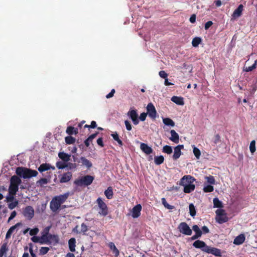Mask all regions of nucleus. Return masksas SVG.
Returning a JSON list of instances; mask_svg holds the SVG:
<instances>
[{
  "label": "nucleus",
  "instance_id": "nucleus-26",
  "mask_svg": "<svg viewBox=\"0 0 257 257\" xmlns=\"http://www.w3.org/2000/svg\"><path fill=\"white\" fill-rule=\"evenodd\" d=\"M104 194L108 199H111L113 198V192L112 188L110 186L108 187L104 191Z\"/></svg>",
  "mask_w": 257,
  "mask_h": 257
},
{
  "label": "nucleus",
  "instance_id": "nucleus-33",
  "mask_svg": "<svg viewBox=\"0 0 257 257\" xmlns=\"http://www.w3.org/2000/svg\"><path fill=\"white\" fill-rule=\"evenodd\" d=\"M113 139L117 142L119 145L122 146L123 143L122 141L119 139L118 135L116 132L114 133L111 135Z\"/></svg>",
  "mask_w": 257,
  "mask_h": 257
},
{
  "label": "nucleus",
  "instance_id": "nucleus-20",
  "mask_svg": "<svg viewBox=\"0 0 257 257\" xmlns=\"http://www.w3.org/2000/svg\"><path fill=\"white\" fill-rule=\"evenodd\" d=\"M21 225V223L19 222V223H16L15 225L9 228V229L8 230V231L6 233V238L7 239L10 238L11 236V235L14 232L15 230L17 228V227L20 226Z\"/></svg>",
  "mask_w": 257,
  "mask_h": 257
},
{
  "label": "nucleus",
  "instance_id": "nucleus-18",
  "mask_svg": "<svg viewBox=\"0 0 257 257\" xmlns=\"http://www.w3.org/2000/svg\"><path fill=\"white\" fill-rule=\"evenodd\" d=\"M50 169L55 170V168L54 167L51 166L49 164L44 163L41 164L38 168V170L40 172L42 173L44 171H48Z\"/></svg>",
  "mask_w": 257,
  "mask_h": 257
},
{
  "label": "nucleus",
  "instance_id": "nucleus-25",
  "mask_svg": "<svg viewBox=\"0 0 257 257\" xmlns=\"http://www.w3.org/2000/svg\"><path fill=\"white\" fill-rule=\"evenodd\" d=\"M21 182L22 181L21 179L16 175L13 176L10 180V183L17 185L18 186H19V185L21 183Z\"/></svg>",
  "mask_w": 257,
  "mask_h": 257
},
{
  "label": "nucleus",
  "instance_id": "nucleus-13",
  "mask_svg": "<svg viewBox=\"0 0 257 257\" xmlns=\"http://www.w3.org/2000/svg\"><path fill=\"white\" fill-rule=\"evenodd\" d=\"M205 252L211 253L216 256H221V251L219 249L215 247H210L209 246H207V249L205 250Z\"/></svg>",
  "mask_w": 257,
  "mask_h": 257
},
{
  "label": "nucleus",
  "instance_id": "nucleus-17",
  "mask_svg": "<svg viewBox=\"0 0 257 257\" xmlns=\"http://www.w3.org/2000/svg\"><path fill=\"white\" fill-rule=\"evenodd\" d=\"M141 150L147 155H149L153 153V149L145 143H141L140 145Z\"/></svg>",
  "mask_w": 257,
  "mask_h": 257
},
{
  "label": "nucleus",
  "instance_id": "nucleus-36",
  "mask_svg": "<svg viewBox=\"0 0 257 257\" xmlns=\"http://www.w3.org/2000/svg\"><path fill=\"white\" fill-rule=\"evenodd\" d=\"M8 250L7 244L4 243L0 248V257H3Z\"/></svg>",
  "mask_w": 257,
  "mask_h": 257
},
{
  "label": "nucleus",
  "instance_id": "nucleus-63",
  "mask_svg": "<svg viewBox=\"0 0 257 257\" xmlns=\"http://www.w3.org/2000/svg\"><path fill=\"white\" fill-rule=\"evenodd\" d=\"M202 233L206 234L209 232V229L206 226H203L201 228Z\"/></svg>",
  "mask_w": 257,
  "mask_h": 257
},
{
  "label": "nucleus",
  "instance_id": "nucleus-51",
  "mask_svg": "<svg viewBox=\"0 0 257 257\" xmlns=\"http://www.w3.org/2000/svg\"><path fill=\"white\" fill-rule=\"evenodd\" d=\"M68 166L66 165L65 163H63L62 162H57L56 163V167L59 169H63L65 168H66V167H67Z\"/></svg>",
  "mask_w": 257,
  "mask_h": 257
},
{
  "label": "nucleus",
  "instance_id": "nucleus-57",
  "mask_svg": "<svg viewBox=\"0 0 257 257\" xmlns=\"http://www.w3.org/2000/svg\"><path fill=\"white\" fill-rule=\"evenodd\" d=\"M124 124H125V125L126 127V129L127 131H131L132 130V125L128 120H125Z\"/></svg>",
  "mask_w": 257,
  "mask_h": 257
},
{
  "label": "nucleus",
  "instance_id": "nucleus-44",
  "mask_svg": "<svg viewBox=\"0 0 257 257\" xmlns=\"http://www.w3.org/2000/svg\"><path fill=\"white\" fill-rule=\"evenodd\" d=\"M213 201L214 207H222V202L217 198H214Z\"/></svg>",
  "mask_w": 257,
  "mask_h": 257
},
{
  "label": "nucleus",
  "instance_id": "nucleus-52",
  "mask_svg": "<svg viewBox=\"0 0 257 257\" xmlns=\"http://www.w3.org/2000/svg\"><path fill=\"white\" fill-rule=\"evenodd\" d=\"M88 228L87 226L85 223H82L81 225V230L80 231V233H85L87 231H88Z\"/></svg>",
  "mask_w": 257,
  "mask_h": 257
},
{
  "label": "nucleus",
  "instance_id": "nucleus-38",
  "mask_svg": "<svg viewBox=\"0 0 257 257\" xmlns=\"http://www.w3.org/2000/svg\"><path fill=\"white\" fill-rule=\"evenodd\" d=\"M65 141L67 144L71 145L75 142L76 139L72 136H67L65 137Z\"/></svg>",
  "mask_w": 257,
  "mask_h": 257
},
{
  "label": "nucleus",
  "instance_id": "nucleus-4",
  "mask_svg": "<svg viewBox=\"0 0 257 257\" xmlns=\"http://www.w3.org/2000/svg\"><path fill=\"white\" fill-rule=\"evenodd\" d=\"M94 177L90 175H86L76 179L74 183L77 186H88L93 182Z\"/></svg>",
  "mask_w": 257,
  "mask_h": 257
},
{
  "label": "nucleus",
  "instance_id": "nucleus-31",
  "mask_svg": "<svg viewBox=\"0 0 257 257\" xmlns=\"http://www.w3.org/2000/svg\"><path fill=\"white\" fill-rule=\"evenodd\" d=\"M164 161V158L163 156H156L154 158V162L156 165H160L163 163Z\"/></svg>",
  "mask_w": 257,
  "mask_h": 257
},
{
  "label": "nucleus",
  "instance_id": "nucleus-2",
  "mask_svg": "<svg viewBox=\"0 0 257 257\" xmlns=\"http://www.w3.org/2000/svg\"><path fill=\"white\" fill-rule=\"evenodd\" d=\"M194 179L190 175L183 176L180 180V185L184 186V192L189 193L194 191L195 188V185L192 184Z\"/></svg>",
  "mask_w": 257,
  "mask_h": 257
},
{
  "label": "nucleus",
  "instance_id": "nucleus-11",
  "mask_svg": "<svg viewBox=\"0 0 257 257\" xmlns=\"http://www.w3.org/2000/svg\"><path fill=\"white\" fill-rule=\"evenodd\" d=\"M193 246L196 248H200L203 252L207 249L208 245L206 243L200 240H197L193 243Z\"/></svg>",
  "mask_w": 257,
  "mask_h": 257
},
{
  "label": "nucleus",
  "instance_id": "nucleus-10",
  "mask_svg": "<svg viewBox=\"0 0 257 257\" xmlns=\"http://www.w3.org/2000/svg\"><path fill=\"white\" fill-rule=\"evenodd\" d=\"M128 116L131 118L133 123L135 125H137L139 122L138 114L137 112V110L135 109L130 110L127 112Z\"/></svg>",
  "mask_w": 257,
  "mask_h": 257
},
{
  "label": "nucleus",
  "instance_id": "nucleus-59",
  "mask_svg": "<svg viewBox=\"0 0 257 257\" xmlns=\"http://www.w3.org/2000/svg\"><path fill=\"white\" fill-rule=\"evenodd\" d=\"M213 24V23L212 21H208L204 25V29L207 30H208Z\"/></svg>",
  "mask_w": 257,
  "mask_h": 257
},
{
  "label": "nucleus",
  "instance_id": "nucleus-9",
  "mask_svg": "<svg viewBox=\"0 0 257 257\" xmlns=\"http://www.w3.org/2000/svg\"><path fill=\"white\" fill-rule=\"evenodd\" d=\"M147 114L153 119H155L157 116V111L153 103H149L147 106Z\"/></svg>",
  "mask_w": 257,
  "mask_h": 257
},
{
  "label": "nucleus",
  "instance_id": "nucleus-58",
  "mask_svg": "<svg viewBox=\"0 0 257 257\" xmlns=\"http://www.w3.org/2000/svg\"><path fill=\"white\" fill-rule=\"evenodd\" d=\"M159 75L161 78H163L164 79L167 78V77H168V74H167V73L165 71H163V70L160 71L159 72Z\"/></svg>",
  "mask_w": 257,
  "mask_h": 257
},
{
  "label": "nucleus",
  "instance_id": "nucleus-19",
  "mask_svg": "<svg viewBox=\"0 0 257 257\" xmlns=\"http://www.w3.org/2000/svg\"><path fill=\"white\" fill-rule=\"evenodd\" d=\"M170 134L171 137L169 138V139L174 142L175 143H178L179 141V135L176 132V131L174 130H172L170 131Z\"/></svg>",
  "mask_w": 257,
  "mask_h": 257
},
{
  "label": "nucleus",
  "instance_id": "nucleus-12",
  "mask_svg": "<svg viewBox=\"0 0 257 257\" xmlns=\"http://www.w3.org/2000/svg\"><path fill=\"white\" fill-rule=\"evenodd\" d=\"M142 209V207L140 204H138L135 206L132 210V216L133 218H138L141 215Z\"/></svg>",
  "mask_w": 257,
  "mask_h": 257
},
{
  "label": "nucleus",
  "instance_id": "nucleus-28",
  "mask_svg": "<svg viewBox=\"0 0 257 257\" xmlns=\"http://www.w3.org/2000/svg\"><path fill=\"white\" fill-rule=\"evenodd\" d=\"M19 189V186L10 183L9 192L12 195H16Z\"/></svg>",
  "mask_w": 257,
  "mask_h": 257
},
{
  "label": "nucleus",
  "instance_id": "nucleus-49",
  "mask_svg": "<svg viewBox=\"0 0 257 257\" xmlns=\"http://www.w3.org/2000/svg\"><path fill=\"white\" fill-rule=\"evenodd\" d=\"M15 195H12V194H10V193L9 192L8 195L6 196V201H7V202H11L12 201H13L15 199L14 197Z\"/></svg>",
  "mask_w": 257,
  "mask_h": 257
},
{
  "label": "nucleus",
  "instance_id": "nucleus-5",
  "mask_svg": "<svg viewBox=\"0 0 257 257\" xmlns=\"http://www.w3.org/2000/svg\"><path fill=\"white\" fill-rule=\"evenodd\" d=\"M96 202L99 209L98 213L103 216H106L108 214V211L106 203L103 202L100 197H98L97 199Z\"/></svg>",
  "mask_w": 257,
  "mask_h": 257
},
{
  "label": "nucleus",
  "instance_id": "nucleus-21",
  "mask_svg": "<svg viewBox=\"0 0 257 257\" xmlns=\"http://www.w3.org/2000/svg\"><path fill=\"white\" fill-rule=\"evenodd\" d=\"M245 236L243 234H240L236 236L234 239L233 243L236 245H240L244 242Z\"/></svg>",
  "mask_w": 257,
  "mask_h": 257
},
{
  "label": "nucleus",
  "instance_id": "nucleus-56",
  "mask_svg": "<svg viewBox=\"0 0 257 257\" xmlns=\"http://www.w3.org/2000/svg\"><path fill=\"white\" fill-rule=\"evenodd\" d=\"M39 232V229L38 228H35L33 229H32L30 231V234L31 236L35 235H36Z\"/></svg>",
  "mask_w": 257,
  "mask_h": 257
},
{
  "label": "nucleus",
  "instance_id": "nucleus-34",
  "mask_svg": "<svg viewBox=\"0 0 257 257\" xmlns=\"http://www.w3.org/2000/svg\"><path fill=\"white\" fill-rule=\"evenodd\" d=\"M201 41L202 40L201 38L196 37L193 39L192 41V45L193 47H196L201 43Z\"/></svg>",
  "mask_w": 257,
  "mask_h": 257
},
{
  "label": "nucleus",
  "instance_id": "nucleus-7",
  "mask_svg": "<svg viewBox=\"0 0 257 257\" xmlns=\"http://www.w3.org/2000/svg\"><path fill=\"white\" fill-rule=\"evenodd\" d=\"M178 229L181 233L186 235H191L192 233V229L185 222L180 223L178 225Z\"/></svg>",
  "mask_w": 257,
  "mask_h": 257
},
{
  "label": "nucleus",
  "instance_id": "nucleus-14",
  "mask_svg": "<svg viewBox=\"0 0 257 257\" xmlns=\"http://www.w3.org/2000/svg\"><path fill=\"white\" fill-rule=\"evenodd\" d=\"M243 10V6L242 5L240 4L238 6V7L236 9L233 14H232V19H236L242 15V11Z\"/></svg>",
  "mask_w": 257,
  "mask_h": 257
},
{
  "label": "nucleus",
  "instance_id": "nucleus-53",
  "mask_svg": "<svg viewBox=\"0 0 257 257\" xmlns=\"http://www.w3.org/2000/svg\"><path fill=\"white\" fill-rule=\"evenodd\" d=\"M256 65H251L249 67H243V70L245 72L251 71L253 69L256 68Z\"/></svg>",
  "mask_w": 257,
  "mask_h": 257
},
{
  "label": "nucleus",
  "instance_id": "nucleus-64",
  "mask_svg": "<svg viewBox=\"0 0 257 257\" xmlns=\"http://www.w3.org/2000/svg\"><path fill=\"white\" fill-rule=\"evenodd\" d=\"M97 144L100 146L101 147H104V144L103 142V139L102 138H99L97 140Z\"/></svg>",
  "mask_w": 257,
  "mask_h": 257
},
{
  "label": "nucleus",
  "instance_id": "nucleus-35",
  "mask_svg": "<svg viewBox=\"0 0 257 257\" xmlns=\"http://www.w3.org/2000/svg\"><path fill=\"white\" fill-rule=\"evenodd\" d=\"M48 182L49 181L47 178H43L37 181L36 184L38 186H43L44 185L47 184Z\"/></svg>",
  "mask_w": 257,
  "mask_h": 257
},
{
  "label": "nucleus",
  "instance_id": "nucleus-22",
  "mask_svg": "<svg viewBox=\"0 0 257 257\" xmlns=\"http://www.w3.org/2000/svg\"><path fill=\"white\" fill-rule=\"evenodd\" d=\"M50 227H48L46 228L47 232V237L48 239V243H51L53 241L57 242L58 237L56 235H52L48 233V231L49 230Z\"/></svg>",
  "mask_w": 257,
  "mask_h": 257
},
{
  "label": "nucleus",
  "instance_id": "nucleus-61",
  "mask_svg": "<svg viewBox=\"0 0 257 257\" xmlns=\"http://www.w3.org/2000/svg\"><path fill=\"white\" fill-rule=\"evenodd\" d=\"M31 240L34 242H39V243H40V241H41L40 238L39 237L36 236H34L33 237H32L31 238Z\"/></svg>",
  "mask_w": 257,
  "mask_h": 257
},
{
  "label": "nucleus",
  "instance_id": "nucleus-6",
  "mask_svg": "<svg viewBox=\"0 0 257 257\" xmlns=\"http://www.w3.org/2000/svg\"><path fill=\"white\" fill-rule=\"evenodd\" d=\"M216 220L218 223L222 224L228 221V217L224 210L218 209L216 211Z\"/></svg>",
  "mask_w": 257,
  "mask_h": 257
},
{
  "label": "nucleus",
  "instance_id": "nucleus-27",
  "mask_svg": "<svg viewBox=\"0 0 257 257\" xmlns=\"http://www.w3.org/2000/svg\"><path fill=\"white\" fill-rule=\"evenodd\" d=\"M75 243L76 240L74 238H71L68 241L69 248L71 252H74L75 251Z\"/></svg>",
  "mask_w": 257,
  "mask_h": 257
},
{
  "label": "nucleus",
  "instance_id": "nucleus-43",
  "mask_svg": "<svg viewBox=\"0 0 257 257\" xmlns=\"http://www.w3.org/2000/svg\"><path fill=\"white\" fill-rule=\"evenodd\" d=\"M162 151L167 154H171L172 153V148L170 146L166 145L164 146Z\"/></svg>",
  "mask_w": 257,
  "mask_h": 257
},
{
  "label": "nucleus",
  "instance_id": "nucleus-23",
  "mask_svg": "<svg viewBox=\"0 0 257 257\" xmlns=\"http://www.w3.org/2000/svg\"><path fill=\"white\" fill-rule=\"evenodd\" d=\"M171 101L178 105H183L184 104L183 98L177 96H173L171 97Z\"/></svg>",
  "mask_w": 257,
  "mask_h": 257
},
{
  "label": "nucleus",
  "instance_id": "nucleus-62",
  "mask_svg": "<svg viewBox=\"0 0 257 257\" xmlns=\"http://www.w3.org/2000/svg\"><path fill=\"white\" fill-rule=\"evenodd\" d=\"M115 91L114 89H111L110 92H109L108 94L106 95V97L107 98H110L113 96L114 94L115 93Z\"/></svg>",
  "mask_w": 257,
  "mask_h": 257
},
{
  "label": "nucleus",
  "instance_id": "nucleus-50",
  "mask_svg": "<svg viewBox=\"0 0 257 257\" xmlns=\"http://www.w3.org/2000/svg\"><path fill=\"white\" fill-rule=\"evenodd\" d=\"M49 248L48 247H41L40 249V254L41 255H44L49 251Z\"/></svg>",
  "mask_w": 257,
  "mask_h": 257
},
{
  "label": "nucleus",
  "instance_id": "nucleus-16",
  "mask_svg": "<svg viewBox=\"0 0 257 257\" xmlns=\"http://www.w3.org/2000/svg\"><path fill=\"white\" fill-rule=\"evenodd\" d=\"M72 174L70 172H68L65 173H63L61 178H60V182L61 183H67L69 182L71 179L72 178Z\"/></svg>",
  "mask_w": 257,
  "mask_h": 257
},
{
  "label": "nucleus",
  "instance_id": "nucleus-39",
  "mask_svg": "<svg viewBox=\"0 0 257 257\" xmlns=\"http://www.w3.org/2000/svg\"><path fill=\"white\" fill-rule=\"evenodd\" d=\"M162 203L166 208L168 209H173L175 208L174 206L169 204L165 198L161 199Z\"/></svg>",
  "mask_w": 257,
  "mask_h": 257
},
{
  "label": "nucleus",
  "instance_id": "nucleus-60",
  "mask_svg": "<svg viewBox=\"0 0 257 257\" xmlns=\"http://www.w3.org/2000/svg\"><path fill=\"white\" fill-rule=\"evenodd\" d=\"M16 215H17V212L16 211H13L11 213V215H10V217L9 218L8 222H10L11 220L14 219L16 217Z\"/></svg>",
  "mask_w": 257,
  "mask_h": 257
},
{
  "label": "nucleus",
  "instance_id": "nucleus-24",
  "mask_svg": "<svg viewBox=\"0 0 257 257\" xmlns=\"http://www.w3.org/2000/svg\"><path fill=\"white\" fill-rule=\"evenodd\" d=\"M108 246L109 248L112 251L113 254L115 256H118L119 254V251L118 249L116 247L114 243L112 242H110L108 243Z\"/></svg>",
  "mask_w": 257,
  "mask_h": 257
},
{
  "label": "nucleus",
  "instance_id": "nucleus-40",
  "mask_svg": "<svg viewBox=\"0 0 257 257\" xmlns=\"http://www.w3.org/2000/svg\"><path fill=\"white\" fill-rule=\"evenodd\" d=\"M189 208L190 215L192 217L194 216L196 213L194 205L192 203L189 204Z\"/></svg>",
  "mask_w": 257,
  "mask_h": 257
},
{
  "label": "nucleus",
  "instance_id": "nucleus-46",
  "mask_svg": "<svg viewBox=\"0 0 257 257\" xmlns=\"http://www.w3.org/2000/svg\"><path fill=\"white\" fill-rule=\"evenodd\" d=\"M203 190L204 192H206V193L211 192L213 191L214 188L211 185H207L204 187Z\"/></svg>",
  "mask_w": 257,
  "mask_h": 257
},
{
  "label": "nucleus",
  "instance_id": "nucleus-32",
  "mask_svg": "<svg viewBox=\"0 0 257 257\" xmlns=\"http://www.w3.org/2000/svg\"><path fill=\"white\" fill-rule=\"evenodd\" d=\"M163 122L166 125L172 127L175 126V122L170 118H164Z\"/></svg>",
  "mask_w": 257,
  "mask_h": 257
},
{
  "label": "nucleus",
  "instance_id": "nucleus-37",
  "mask_svg": "<svg viewBox=\"0 0 257 257\" xmlns=\"http://www.w3.org/2000/svg\"><path fill=\"white\" fill-rule=\"evenodd\" d=\"M192 230L195 232L196 234L201 236L202 235V231L201 229H200L199 226L197 225H194L192 226Z\"/></svg>",
  "mask_w": 257,
  "mask_h": 257
},
{
  "label": "nucleus",
  "instance_id": "nucleus-48",
  "mask_svg": "<svg viewBox=\"0 0 257 257\" xmlns=\"http://www.w3.org/2000/svg\"><path fill=\"white\" fill-rule=\"evenodd\" d=\"M205 179L207 182L210 184H215V180L213 176H209L208 177H206Z\"/></svg>",
  "mask_w": 257,
  "mask_h": 257
},
{
  "label": "nucleus",
  "instance_id": "nucleus-45",
  "mask_svg": "<svg viewBox=\"0 0 257 257\" xmlns=\"http://www.w3.org/2000/svg\"><path fill=\"white\" fill-rule=\"evenodd\" d=\"M40 239H41V241H40L41 244L48 243V239L47 237V232H46L45 233L43 234L40 237Z\"/></svg>",
  "mask_w": 257,
  "mask_h": 257
},
{
  "label": "nucleus",
  "instance_id": "nucleus-30",
  "mask_svg": "<svg viewBox=\"0 0 257 257\" xmlns=\"http://www.w3.org/2000/svg\"><path fill=\"white\" fill-rule=\"evenodd\" d=\"M59 157L65 162H68L70 160V156L64 152H60Z\"/></svg>",
  "mask_w": 257,
  "mask_h": 257
},
{
  "label": "nucleus",
  "instance_id": "nucleus-15",
  "mask_svg": "<svg viewBox=\"0 0 257 257\" xmlns=\"http://www.w3.org/2000/svg\"><path fill=\"white\" fill-rule=\"evenodd\" d=\"M184 146L183 145H179L174 148V154L173 155V159L174 160H177L181 155V150L183 149Z\"/></svg>",
  "mask_w": 257,
  "mask_h": 257
},
{
  "label": "nucleus",
  "instance_id": "nucleus-42",
  "mask_svg": "<svg viewBox=\"0 0 257 257\" xmlns=\"http://www.w3.org/2000/svg\"><path fill=\"white\" fill-rule=\"evenodd\" d=\"M193 152L194 155V156L196 157V158L197 159H199L200 158V157L201 156V152L199 149L196 147H195V146H193Z\"/></svg>",
  "mask_w": 257,
  "mask_h": 257
},
{
  "label": "nucleus",
  "instance_id": "nucleus-47",
  "mask_svg": "<svg viewBox=\"0 0 257 257\" xmlns=\"http://www.w3.org/2000/svg\"><path fill=\"white\" fill-rule=\"evenodd\" d=\"M249 150L250 152L253 154L255 151V141L254 140L250 142L249 146Z\"/></svg>",
  "mask_w": 257,
  "mask_h": 257
},
{
  "label": "nucleus",
  "instance_id": "nucleus-41",
  "mask_svg": "<svg viewBox=\"0 0 257 257\" xmlns=\"http://www.w3.org/2000/svg\"><path fill=\"white\" fill-rule=\"evenodd\" d=\"M19 204V201L17 199H15L13 201L10 202L8 204V207L9 209L12 210L14 209Z\"/></svg>",
  "mask_w": 257,
  "mask_h": 257
},
{
  "label": "nucleus",
  "instance_id": "nucleus-54",
  "mask_svg": "<svg viewBox=\"0 0 257 257\" xmlns=\"http://www.w3.org/2000/svg\"><path fill=\"white\" fill-rule=\"evenodd\" d=\"M221 141V138H220V136L219 134H216L214 136V143L215 144V145H217V144L220 143Z\"/></svg>",
  "mask_w": 257,
  "mask_h": 257
},
{
  "label": "nucleus",
  "instance_id": "nucleus-29",
  "mask_svg": "<svg viewBox=\"0 0 257 257\" xmlns=\"http://www.w3.org/2000/svg\"><path fill=\"white\" fill-rule=\"evenodd\" d=\"M80 160L82 164V165L87 167V168L89 169L92 166V163L86 158L84 157H81L80 158Z\"/></svg>",
  "mask_w": 257,
  "mask_h": 257
},
{
  "label": "nucleus",
  "instance_id": "nucleus-3",
  "mask_svg": "<svg viewBox=\"0 0 257 257\" xmlns=\"http://www.w3.org/2000/svg\"><path fill=\"white\" fill-rule=\"evenodd\" d=\"M16 173L18 176L24 179L35 177L38 175V172L36 170L21 167L16 169Z\"/></svg>",
  "mask_w": 257,
  "mask_h": 257
},
{
  "label": "nucleus",
  "instance_id": "nucleus-55",
  "mask_svg": "<svg viewBox=\"0 0 257 257\" xmlns=\"http://www.w3.org/2000/svg\"><path fill=\"white\" fill-rule=\"evenodd\" d=\"M74 131V127L71 126L67 127L66 130V133L69 135L73 134V131Z\"/></svg>",
  "mask_w": 257,
  "mask_h": 257
},
{
  "label": "nucleus",
  "instance_id": "nucleus-8",
  "mask_svg": "<svg viewBox=\"0 0 257 257\" xmlns=\"http://www.w3.org/2000/svg\"><path fill=\"white\" fill-rule=\"evenodd\" d=\"M35 211L31 206H27L23 208L22 214L28 220H31L34 216Z\"/></svg>",
  "mask_w": 257,
  "mask_h": 257
},
{
  "label": "nucleus",
  "instance_id": "nucleus-1",
  "mask_svg": "<svg viewBox=\"0 0 257 257\" xmlns=\"http://www.w3.org/2000/svg\"><path fill=\"white\" fill-rule=\"evenodd\" d=\"M69 195V193L55 196L50 203L51 210L55 212L60 209L62 204L64 203Z\"/></svg>",
  "mask_w": 257,
  "mask_h": 257
}]
</instances>
